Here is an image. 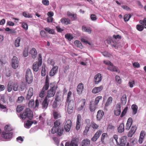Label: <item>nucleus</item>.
Returning a JSON list of instances; mask_svg holds the SVG:
<instances>
[{"instance_id":"28","label":"nucleus","mask_w":146,"mask_h":146,"mask_svg":"<svg viewBox=\"0 0 146 146\" xmlns=\"http://www.w3.org/2000/svg\"><path fill=\"white\" fill-rule=\"evenodd\" d=\"M78 140L76 139H72L70 143V146H78Z\"/></svg>"},{"instance_id":"45","label":"nucleus","mask_w":146,"mask_h":146,"mask_svg":"<svg viewBox=\"0 0 146 146\" xmlns=\"http://www.w3.org/2000/svg\"><path fill=\"white\" fill-rule=\"evenodd\" d=\"M67 15L68 16H69V17H70L72 19H74L76 18V15L70 12H69V11L67 13Z\"/></svg>"},{"instance_id":"53","label":"nucleus","mask_w":146,"mask_h":146,"mask_svg":"<svg viewBox=\"0 0 146 146\" xmlns=\"http://www.w3.org/2000/svg\"><path fill=\"white\" fill-rule=\"evenodd\" d=\"M102 131L101 130H99L94 135L96 136V137L98 138L100 135L102 133Z\"/></svg>"},{"instance_id":"37","label":"nucleus","mask_w":146,"mask_h":146,"mask_svg":"<svg viewBox=\"0 0 146 146\" xmlns=\"http://www.w3.org/2000/svg\"><path fill=\"white\" fill-rule=\"evenodd\" d=\"M112 98L111 97H110L108 99L107 102L105 104V106H108L112 103Z\"/></svg>"},{"instance_id":"55","label":"nucleus","mask_w":146,"mask_h":146,"mask_svg":"<svg viewBox=\"0 0 146 146\" xmlns=\"http://www.w3.org/2000/svg\"><path fill=\"white\" fill-rule=\"evenodd\" d=\"M5 130L6 131H10L12 129L9 125H6L5 127Z\"/></svg>"},{"instance_id":"57","label":"nucleus","mask_w":146,"mask_h":146,"mask_svg":"<svg viewBox=\"0 0 146 146\" xmlns=\"http://www.w3.org/2000/svg\"><path fill=\"white\" fill-rule=\"evenodd\" d=\"M24 99V97L23 96H21L18 98L17 102L18 103H20L23 102Z\"/></svg>"},{"instance_id":"9","label":"nucleus","mask_w":146,"mask_h":146,"mask_svg":"<svg viewBox=\"0 0 146 146\" xmlns=\"http://www.w3.org/2000/svg\"><path fill=\"white\" fill-rule=\"evenodd\" d=\"M102 79V74L98 73L95 75L94 77V81L95 84H98L101 82Z\"/></svg>"},{"instance_id":"4","label":"nucleus","mask_w":146,"mask_h":146,"mask_svg":"<svg viewBox=\"0 0 146 146\" xmlns=\"http://www.w3.org/2000/svg\"><path fill=\"white\" fill-rule=\"evenodd\" d=\"M104 62L106 65L108 66V69L111 71L116 72L118 73L119 72V69L109 61H104Z\"/></svg>"},{"instance_id":"24","label":"nucleus","mask_w":146,"mask_h":146,"mask_svg":"<svg viewBox=\"0 0 146 146\" xmlns=\"http://www.w3.org/2000/svg\"><path fill=\"white\" fill-rule=\"evenodd\" d=\"M30 53L31 54L32 58H35L37 54V52L36 49L35 48H32L31 51Z\"/></svg>"},{"instance_id":"48","label":"nucleus","mask_w":146,"mask_h":146,"mask_svg":"<svg viewBox=\"0 0 146 146\" xmlns=\"http://www.w3.org/2000/svg\"><path fill=\"white\" fill-rule=\"evenodd\" d=\"M128 109V108L127 107H126L124 109L120 116L121 117H122L125 115L127 112Z\"/></svg>"},{"instance_id":"25","label":"nucleus","mask_w":146,"mask_h":146,"mask_svg":"<svg viewBox=\"0 0 146 146\" xmlns=\"http://www.w3.org/2000/svg\"><path fill=\"white\" fill-rule=\"evenodd\" d=\"M90 144V141L88 139L83 140L82 142V146H89Z\"/></svg>"},{"instance_id":"6","label":"nucleus","mask_w":146,"mask_h":146,"mask_svg":"<svg viewBox=\"0 0 146 146\" xmlns=\"http://www.w3.org/2000/svg\"><path fill=\"white\" fill-rule=\"evenodd\" d=\"M13 133L11 132L6 133L3 132L1 134L2 138L0 139V140H3L2 138L4 139L3 141L4 140H8L11 139L13 137Z\"/></svg>"},{"instance_id":"33","label":"nucleus","mask_w":146,"mask_h":146,"mask_svg":"<svg viewBox=\"0 0 146 146\" xmlns=\"http://www.w3.org/2000/svg\"><path fill=\"white\" fill-rule=\"evenodd\" d=\"M20 40L21 38L19 37H18L15 39V47H18L19 46Z\"/></svg>"},{"instance_id":"36","label":"nucleus","mask_w":146,"mask_h":146,"mask_svg":"<svg viewBox=\"0 0 146 146\" xmlns=\"http://www.w3.org/2000/svg\"><path fill=\"white\" fill-rule=\"evenodd\" d=\"M44 29L50 34H53L54 33L53 29H51L49 27L45 28H44Z\"/></svg>"},{"instance_id":"38","label":"nucleus","mask_w":146,"mask_h":146,"mask_svg":"<svg viewBox=\"0 0 146 146\" xmlns=\"http://www.w3.org/2000/svg\"><path fill=\"white\" fill-rule=\"evenodd\" d=\"M56 132L58 135L60 136L62 135L63 132V129L60 127H58L57 129Z\"/></svg>"},{"instance_id":"34","label":"nucleus","mask_w":146,"mask_h":146,"mask_svg":"<svg viewBox=\"0 0 146 146\" xmlns=\"http://www.w3.org/2000/svg\"><path fill=\"white\" fill-rule=\"evenodd\" d=\"M80 102L82 104L81 107L78 108V110L79 111L82 110L86 102L85 100L84 99H82L81 100Z\"/></svg>"},{"instance_id":"29","label":"nucleus","mask_w":146,"mask_h":146,"mask_svg":"<svg viewBox=\"0 0 146 146\" xmlns=\"http://www.w3.org/2000/svg\"><path fill=\"white\" fill-rule=\"evenodd\" d=\"M118 136L116 135H114L113 136V139L112 140L114 144L117 146H119V143L118 141Z\"/></svg>"},{"instance_id":"2","label":"nucleus","mask_w":146,"mask_h":146,"mask_svg":"<svg viewBox=\"0 0 146 146\" xmlns=\"http://www.w3.org/2000/svg\"><path fill=\"white\" fill-rule=\"evenodd\" d=\"M33 117V112L29 108L26 109L25 111L20 115V118L23 120H25L27 118L30 119H31Z\"/></svg>"},{"instance_id":"1","label":"nucleus","mask_w":146,"mask_h":146,"mask_svg":"<svg viewBox=\"0 0 146 146\" xmlns=\"http://www.w3.org/2000/svg\"><path fill=\"white\" fill-rule=\"evenodd\" d=\"M54 83L50 84V89L48 91L47 95L45 98L49 99V98L53 97L56 93V90L57 86Z\"/></svg>"},{"instance_id":"63","label":"nucleus","mask_w":146,"mask_h":146,"mask_svg":"<svg viewBox=\"0 0 146 146\" xmlns=\"http://www.w3.org/2000/svg\"><path fill=\"white\" fill-rule=\"evenodd\" d=\"M42 3L44 5L48 6L49 4V2L48 0H42Z\"/></svg>"},{"instance_id":"31","label":"nucleus","mask_w":146,"mask_h":146,"mask_svg":"<svg viewBox=\"0 0 146 146\" xmlns=\"http://www.w3.org/2000/svg\"><path fill=\"white\" fill-rule=\"evenodd\" d=\"M131 109L133 111V113L134 114H135L137 113L138 109V107L135 104H133L131 106Z\"/></svg>"},{"instance_id":"49","label":"nucleus","mask_w":146,"mask_h":146,"mask_svg":"<svg viewBox=\"0 0 146 146\" xmlns=\"http://www.w3.org/2000/svg\"><path fill=\"white\" fill-rule=\"evenodd\" d=\"M139 22L145 28H146V18H145L143 21L140 20Z\"/></svg>"},{"instance_id":"11","label":"nucleus","mask_w":146,"mask_h":146,"mask_svg":"<svg viewBox=\"0 0 146 146\" xmlns=\"http://www.w3.org/2000/svg\"><path fill=\"white\" fill-rule=\"evenodd\" d=\"M72 125V122L70 120H68L64 125V129L66 132H69L70 130Z\"/></svg>"},{"instance_id":"26","label":"nucleus","mask_w":146,"mask_h":146,"mask_svg":"<svg viewBox=\"0 0 146 146\" xmlns=\"http://www.w3.org/2000/svg\"><path fill=\"white\" fill-rule=\"evenodd\" d=\"M56 98H55V101H56V102L58 105L59 106L61 104L62 101L60 97L58 96L57 94L56 95Z\"/></svg>"},{"instance_id":"60","label":"nucleus","mask_w":146,"mask_h":146,"mask_svg":"<svg viewBox=\"0 0 146 146\" xmlns=\"http://www.w3.org/2000/svg\"><path fill=\"white\" fill-rule=\"evenodd\" d=\"M18 86V84H14L13 86V90L15 91L18 90H19Z\"/></svg>"},{"instance_id":"16","label":"nucleus","mask_w":146,"mask_h":146,"mask_svg":"<svg viewBox=\"0 0 146 146\" xmlns=\"http://www.w3.org/2000/svg\"><path fill=\"white\" fill-rule=\"evenodd\" d=\"M103 89V87L102 86L98 87H95L92 89V92L94 94H97L100 92Z\"/></svg>"},{"instance_id":"35","label":"nucleus","mask_w":146,"mask_h":146,"mask_svg":"<svg viewBox=\"0 0 146 146\" xmlns=\"http://www.w3.org/2000/svg\"><path fill=\"white\" fill-rule=\"evenodd\" d=\"M65 37L66 39L69 41H71L74 38L73 36L71 34L69 33L66 34L65 35Z\"/></svg>"},{"instance_id":"19","label":"nucleus","mask_w":146,"mask_h":146,"mask_svg":"<svg viewBox=\"0 0 146 146\" xmlns=\"http://www.w3.org/2000/svg\"><path fill=\"white\" fill-rule=\"evenodd\" d=\"M53 100V98L50 100L45 98L42 103L43 107L44 108H46L48 105V102H49L50 101L52 102Z\"/></svg>"},{"instance_id":"50","label":"nucleus","mask_w":146,"mask_h":146,"mask_svg":"<svg viewBox=\"0 0 146 146\" xmlns=\"http://www.w3.org/2000/svg\"><path fill=\"white\" fill-rule=\"evenodd\" d=\"M0 108L2 110H3L4 112H7L8 110L5 106H4L0 104Z\"/></svg>"},{"instance_id":"17","label":"nucleus","mask_w":146,"mask_h":146,"mask_svg":"<svg viewBox=\"0 0 146 146\" xmlns=\"http://www.w3.org/2000/svg\"><path fill=\"white\" fill-rule=\"evenodd\" d=\"M33 94V88L30 87L29 88L26 98L27 100H29Z\"/></svg>"},{"instance_id":"41","label":"nucleus","mask_w":146,"mask_h":146,"mask_svg":"<svg viewBox=\"0 0 146 146\" xmlns=\"http://www.w3.org/2000/svg\"><path fill=\"white\" fill-rule=\"evenodd\" d=\"M45 67V65L43 64L42 66L41 71V75L43 76H44L46 75Z\"/></svg>"},{"instance_id":"47","label":"nucleus","mask_w":146,"mask_h":146,"mask_svg":"<svg viewBox=\"0 0 146 146\" xmlns=\"http://www.w3.org/2000/svg\"><path fill=\"white\" fill-rule=\"evenodd\" d=\"M115 80L116 82L119 84H121L122 82L121 79L118 76H115Z\"/></svg>"},{"instance_id":"58","label":"nucleus","mask_w":146,"mask_h":146,"mask_svg":"<svg viewBox=\"0 0 146 146\" xmlns=\"http://www.w3.org/2000/svg\"><path fill=\"white\" fill-rule=\"evenodd\" d=\"M22 27L25 30H27L28 29L27 24L25 23H23L22 25Z\"/></svg>"},{"instance_id":"18","label":"nucleus","mask_w":146,"mask_h":146,"mask_svg":"<svg viewBox=\"0 0 146 146\" xmlns=\"http://www.w3.org/2000/svg\"><path fill=\"white\" fill-rule=\"evenodd\" d=\"M132 122V119L131 118H129L127 121L125 126V129L129 130L131 127Z\"/></svg>"},{"instance_id":"5","label":"nucleus","mask_w":146,"mask_h":146,"mask_svg":"<svg viewBox=\"0 0 146 146\" xmlns=\"http://www.w3.org/2000/svg\"><path fill=\"white\" fill-rule=\"evenodd\" d=\"M26 79L27 82L29 84L31 83L33 80V77L31 70L28 69L26 72Z\"/></svg>"},{"instance_id":"44","label":"nucleus","mask_w":146,"mask_h":146,"mask_svg":"<svg viewBox=\"0 0 146 146\" xmlns=\"http://www.w3.org/2000/svg\"><path fill=\"white\" fill-rule=\"evenodd\" d=\"M35 103L34 100L32 99L29 102L28 104L29 106L31 108H33L34 107Z\"/></svg>"},{"instance_id":"20","label":"nucleus","mask_w":146,"mask_h":146,"mask_svg":"<svg viewBox=\"0 0 146 146\" xmlns=\"http://www.w3.org/2000/svg\"><path fill=\"white\" fill-rule=\"evenodd\" d=\"M49 79L48 78V75L46 76V78L45 81V85L43 88L42 90H43L45 92L49 88Z\"/></svg>"},{"instance_id":"64","label":"nucleus","mask_w":146,"mask_h":146,"mask_svg":"<svg viewBox=\"0 0 146 146\" xmlns=\"http://www.w3.org/2000/svg\"><path fill=\"white\" fill-rule=\"evenodd\" d=\"M45 91L42 90L39 94V96L41 98H43L45 96Z\"/></svg>"},{"instance_id":"56","label":"nucleus","mask_w":146,"mask_h":146,"mask_svg":"<svg viewBox=\"0 0 146 146\" xmlns=\"http://www.w3.org/2000/svg\"><path fill=\"white\" fill-rule=\"evenodd\" d=\"M92 127L94 129H97L98 128L99 126L94 122H92L91 123Z\"/></svg>"},{"instance_id":"21","label":"nucleus","mask_w":146,"mask_h":146,"mask_svg":"<svg viewBox=\"0 0 146 146\" xmlns=\"http://www.w3.org/2000/svg\"><path fill=\"white\" fill-rule=\"evenodd\" d=\"M58 67L57 66H54L51 70L50 73L49 75L51 76H53L56 73Z\"/></svg>"},{"instance_id":"40","label":"nucleus","mask_w":146,"mask_h":146,"mask_svg":"<svg viewBox=\"0 0 146 146\" xmlns=\"http://www.w3.org/2000/svg\"><path fill=\"white\" fill-rule=\"evenodd\" d=\"M102 97L101 96H98L96 97L94 102L95 105H97L100 101L102 100Z\"/></svg>"},{"instance_id":"39","label":"nucleus","mask_w":146,"mask_h":146,"mask_svg":"<svg viewBox=\"0 0 146 146\" xmlns=\"http://www.w3.org/2000/svg\"><path fill=\"white\" fill-rule=\"evenodd\" d=\"M53 115L55 119H57L60 117L61 115L60 113L56 111H54L53 113Z\"/></svg>"},{"instance_id":"59","label":"nucleus","mask_w":146,"mask_h":146,"mask_svg":"<svg viewBox=\"0 0 146 146\" xmlns=\"http://www.w3.org/2000/svg\"><path fill=\"white\" fill-rule=\"evenodd\" d=\"M137 129V127L136 126H133L131 127L130 131L132 132L133 133H134L136 130Z\"/></svg>"},{"instance_id":"52","label":"nucleus","mask_w":146,"mask_h":146,"mask_svg":"<svg viewBox=\"0 0 146 146\" xmlns=\"http://www.w3.org/2000/svg\"><path fill=\"white\" fill-rule=\"evenodd\" d=\"M72 95V92L71 91H69L68 94V96L67 99V102L70 101L71 99V96Z\"/></svg>"},{"instance_id":"61","label":"nucleus","mask_w":146,"mask_h":146,"mask_svg":"<svg viewBox=\"0 0 146 146\" xmlns=\"http://www.w3.org/2000/svg\"><path fill=\"white\" fill-rule=\"evenodd\" d=\"M26 87V86L23 83H21L20 84V88L21 91H23Z\"/></svg>"},{"instance_id":"15","label":"nucleus","mask_w":146,"mask_h":146,"mask_svg":"<svg viewBox=\"0 0 146 146\" xmlns=\"http://www.w3.org/2000/svg\"><path fill=\"white\" fill-rule=\"evenodd\" d=\"M104 115L103 111L100 110L98 111L96 115V119L98 121H100L103 118Z\"/></svg>"},{"instance_id":"23","label":"nucleus","mask_w":146,"mask_h":146,"mask_svg":"<svg viewBox=\"0 0 146 146\" xmlns=\"http://www.w3.org/2000/svg\"><path fill=\"white\" fill-rule=\"evenodd\" d=\"M60 21L62 24H64L66 25H68L70 23V20L68 18H63L60 20Z\"/></svg>"},{"instance_id":"43","label":"nucleus","mask_w":146,"mask_h":146,"mask_svg":"<svg viewBox=\"0 0 146 146\" xmlns=\"http://www.w3.org/2000/svg\"><path fill=\"white\" fill-rule=\"evenodd\" d=\"M121 100L123 104H125L127 102V97L125 94H124L123 95L121 98Z\"/></svg>"},{"instance_id":"13","label":"nucleus","mask_w":146,"mask_h":146,"mask_svg":"<svg viewBox=\"0 0 146 146\" xmlns=\"http://www.w3.org/2000/svg\"><path fill=\"white\" fill-rule=\"evenodd\" d=\"M127 137L126 136L122 137L120 139V142L119 146H125L127 142Z\"/></svg>"},{"instance_id":"27","label":"nucleus","mask_w":146,"mask_h":146,"mask_svg":"<svg viewBox=\"0 0 146 146\" xmlns=\"http://www.w3.org/2000/svg\"><path fill=\"white\" fill-rule=\"evenodd\" d=\"M124 127L123 123H122L120 124L118 128V131L119 133H121L124 131Z\"/></svg>"},{"instance_id":"8","label":"nucleus","mask_w":146,"mask_h":146,"mask_svg":"<svg viewBox=\"0 0 146 146\" xmlns=\"http://www.w3.org/2000/svg\"><path fill=\"white\" fill-rule=\"evenodd\" d=\"M74 106V101L73 100H70L68 104L67 108V111L69 114H71L73 112Z\"/></svg>"},{"instance_id":"10","label":"nucleus","mask_w":146,"mask_h":146,"mask_svg":"<svg viewBox=\"0 0 146 146\" xmlns=\"http://www.w3.org/2000/svg\"><path fill=\"white\" fill-rule=\"evenodd\" d=\"M114 113L116 116L119 115L121 112L120 105L119 103L117 104L114 109Z\"/></svg>"},{"instance_id":"12","label":"nucleus","mask_w":146,"mask_h":146,"mask_svg":"<svg viewBox=\"0 0 146 146\" xmlns=\"http://www.w3.org/2000/svg\"><path fill=\"white\" fill-rule=\"evenodd\" d=\"M81 121V115L80 114L78 115L76 125V128L77 130L79 129L80 128Z\"/></svg>"},{"instance_id":"3","label":"nucleus","mask_w":146,"mask_h":146,"mask_svg":"<svg viewBox=\"0 0 146 146\" xmlns=\"http://www.w3.org/2000/svg\"><path fill=\"white\" fill-rule=\"evenodd\" d=\"M38 56V62H35L33 65V69L35 72H37L38 71L42 64L41 54H39Z\"/></svg>"},{"instance_id":"46","label":"nucleus","mask_w":146,"mask_h":146,"mask_svg":"<svg viewBox=\"0 0 146 146\" xmlns=\"http://www.w3.org/2000/svg\"><path fill=\"white\" fill-rule=\"evenodd\" d=\"M23 16L25 17L32 18V16L31 14L26 12H23Z\"/></svg>"},{"instance_id":"30","label":"nucleus","mask_w":146,"mask_h":146,"mask_svg":"<svg viewBox=\"0 0 146 146\" xmlns=\"http://www.w3.org/2000/svg\"><path fill=\"white\" fill-rule=\"evenodd\" d=\"M118 136L116 135H114L113 136V139L112 140L114 144L117 146H119V143L118 141Z\"/></svg>"},{"instance_id":"54","label":"nucleus","mask_w":146,"mask_h":146,"mask_svg":"<svg viewBox=\"0 0 146 146\" xmlns=\"http://www.w3.org/2000/svg\"><path fill=\"white\" fill-rule=\"evenodd\" d=\"M130 18V15H125L124 16V19L125 21H127Z\"/></svg>"},{"instance_id":"51","label":"nucleus","mask_w":146,"mask_h":146,"mask_svg":"<svg viewBox=\"0 0 146 146\" xmlns=\"http://www.w3.org/2000/svg\"><path fill=\"white\" fill-rule=\"evenodd\" d=\"M24 109V107L20 106H18L17 108V111L18 112H20L22 111Z\"/></svg>"},{"instance_id":"32","label":"nucleus","mask_w":146,"mask_h":146,"mask_svg":"<svg viewBox=\"0 0 146 146\" xmlns=\"http://www.w3.org/2000/svg\"><path fill=\"white\" fill-rule=\"evenodd\" d=\"M32 124L31 121H28L25 123L24 126L26 128L29 129L30 127Z\"/></svg>"},{"instance_id":"22","label":"nucleus","mask_w":146,"mask_h":146,"mask_svg":"<svg viewBox=\"0 0 146 146\" xmlns=\"http://www.w3.org/2000/svg\"><path fill=\"white\" fill-rule=\"evenodd\" d=\"M82 30L83 31L86 32L88 34L91 33L92 31V29L90 27L85 26L82 27Z\"/></svg>"},{"instance_id":"7","label":"nucleus","mask_w":146,"mask_h":146,"mask_svg":"<svg viewBox=\"0 0 146 146\" xmlns=\"http://www.w3.org/2000/svg\"><path fill=\"white\" fill-rule=\"evenodd\" d=\"M19 61L17 58L15 56H14L11 60V65L12 67L15 69L18 66Z\"/></svg>"},{"instance_id":"62","label":"nucleus","mask_w":146,"mask_h":146,"mask_svg":"<svg viewBox=\"0 0 146 146\" xmlns=\"http://www.w3.org/2000/svg\"><path fill=\"white\" fill-rule=\"evenodd\" d=\"M143 26L140 25H137V29L139 31H142L143 29Z\"/></svg>"},{"instance_id":"14","label":"nucleus","mask_w":146,"mask_h":146,"mask_svg":"<svg viewBox=\"0 0 146 146\" xmlns=\"http://www.w3.org/2000/svg\"><path fill=\"white\" fill-rule=\"evenodd\" d=\"M84 88V85L82 83H80L77 86V92L79 95L81 94Z\"/></svg>"},{"instance_id":"42","label":"nucleus","mask_w":146,"mask_h":146,"mask_svg":"<svg viewBox=\"0 0 146 146\" xmlns=\"http://www.w3.org/2000/svg\"><path fill=\"white\" fill-rule=\"evenodd\" d=\"M74 44L77 47L82 48V45L80 42L79 40H76L74 42Z\"/></svg>"}]
</instances>
